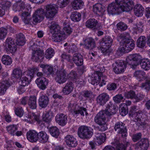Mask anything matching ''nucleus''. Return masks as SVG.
Masks as SVG:
<instances>
[{"instance_id":"obj_1","label":"nucleus","mask_w":150,"mask_h":150,"mask_svg":"<svg viewBox=\"0 0 150 150\" xmlns=\"http://www.w3.org/2000/svg\"><path fill=\"white\" fill-rule=\"evenodd\" d=\"M117 110V107L110 102L106 107L105 110L100 112L96 116L94 121L99 125L98 129L100 131H104L107 129L106 122V116L115 114Z\"/></svg>"},{"instance_id":"obj_2","label":"nucleus","mask_w":150,"mask_h":150,"mask_svg":"<svg viewBox=\"0 0 150 150\" xmlns=\"http://www.w3.org/2000/svg\"><path fill=\"white\" fill-rule=\"evenodd\" d=\"M119 37L121 41L120 45L118 50L120 52H128L133 49L135 45L134 41L132 39L129 38V33L121 34Z\"/></svg>"},{"instance_id":"obj_3","label":"nucleus","mask_w":150,"mask_h":150,"mask_svg":"<svg viewBox=\"0 0 150 150\" xmlns=\"http://www.w3.org/2000/svg\"><path fill=\"white\" fill-rule=\"evenodd\" d=\"M13 10L15 12H20L19 15L21 16L22 20L26 24L28 23L29 19L27 18L30 15L28 9L25 7L23 2H18L14 4L13 6Z\"/></svg>"},{"instance_id":"obj_4","label":"nucleus","mask_w":150,"mask_h":150,"mask_svg":"<svg viewBox=\"0 0 150 150\" xmlns=\"http://www.w3.org/2000/svg\"><path fill=\"white\" fill-rule=\"evenodd\" d=\"M50 29V32L52 34V39L53 41L60 42L65 38V33L60 30L59 27L55 23H52Z\"/></svg>"},{"instance_id":"obj_5","label":"nucleus","mask_w":150,"mask_h":150,"mask_svg":"<svg viewBox=\"0 0 150 150\" xmlns=\"http://www.w3.org/2000/svg\"><path fill=\"white\" fill-rule=\"evenodd\" d=\"M137 106H135L131 107L129 112L130 116L134 118V121L137 122V125L139 126H143L145 125L146 123L143 119H142V115L143 114V112L140 110L137 111Z\"/></svg>"},{"instance_id":"obj_6","label":"nucleus","mask_w":150,"mask_h":150,"mask_svg":"<svg viewBox=\"0 0 150 150\" xmlns=\"http://www.w3.org/2000/svg\"><path fill=\"white\" fill-rule=\"evenodd\" d=\"M93 134V129L90 127L82 125L78 128V135L82 139L89 138L92 136Z\"/></svg>"},{"instance_id":"obj_7","label":"nucleus","mask_w":150,"mask_h":150,"mask_svg":"<svg viewBox=\"0 0 150 150\" xmlns=\"http://www.w3.org/2000/svg\"><path fill=\"white\" fill-rule=\"evenodd\" d=\"M107 77L100 73H94L91 78V83L93 85L99 84L100 86L106 84Z\"/></svg>"},{"instance_id":"obj_8","label":"nucleus","mask_w":150,"mask_h":150,"mask_svg":"<svg viewBox=\"0 0 150 150\" xmlns=\"http://www.w3.org/2000/svg\"><path fill=\"white\" fill-rule=\"evenodd\" d=\"M112 38L108 36H106L102 39L100 43V49L103 53L106 54L109 51V49L112 45Z\"/></svg>"},{"instance_id":"obj_9","label":"nucleus","mask_w":150,"mask_h":150,"mask_svg":"<svg viewBox=\"0 0 150 150\" xmlns=\"http://www.w3.org/2000/svg\"><path fill=\"white\" fill-rule=\"evenodd\" d=\"M141 59V56L138 54H135L129 55L126 60L127 63L131 65V67L134 69L139 64Z\"/></svg>"},{"instance_id":"obj_10","label":"nucleus","mask_w":150,"mask_h":150,"mask_svg":"<svg viewBox=\"0 0 150 150\" xmlns=\"http://www.w3.org/2000/svg\"><path fill=\"white\" fill-rule=\"evenodd\" d=\"M5 47L6 50L7 52L14 53L16 50L17 45L12 38L8 37L5 41Z\"/></svg>"},{"instance_id":"obj_11","label":"nucleus","mask_w":150,"mask_h":150,"mask_svg":"<svg viewBox=\"0 0 150 150\" xmlns=\"http://www.w3.org/2000/svg\"><path fill=\"white\" fill-rule=\"evenodd\" d=\"M57 7L55 4H50L46 7V12L45 15L47 18L51 19L57 12Z\"/></svg>"},{"instance_id":"obj_12","label":"nucleus","mask_w":150,"mask_h":150,"mask_svg":"<svg viewBox=\"0 0 150 150\" xmlns=\"http://www.w3.org/2000/svg\"><path fill=\"white\" fill-rule=\"evenodd\" d=\"M115 1L120 6H122L123 11H125L131 10L133 6V3L131 0H115Z\"/></svg>"},{"instance_id":"obj_13","label":"nucleus","mask_w":150,"mask_h":150,"mask_svg":"<svg viewBox=\"0 0 150 150\" xmlns=\"http://www.w3.org/2000/svg\"><path fill=\"white\" fill-rule=\"evenodd\" d=\"M68 79L67 72L64 69L58 70L57 71L55 79L59 84H61L65 83Z\"/></svg>"},{"instance_id":"obj_14","label":"nucleus","mask_w":150,"mask_h":150,"mask_svg":"<svg viewBox=\"0 0 150 150\" xmlns=\"http://www.w3.org/2000/svg\"><path fill=\"white\" fill-rule=\"evenodd\" d=\"M122 6H120L117 4L115 2H112L108 5L107 11L108 13L110 15H113L116 13H119L122 11H124L122 9Z\"/></svg>"},{"instance_id":"obj_15","label":"nucleus","mask_w":150,"mask_h":150,"mask_svg":"<svg viewBox=\"0 0 150 150\" xmlns=\"http://www.w3.org/2000/svg\"><path fill=\"white\" fill-rule=\"evenodd\" d=\"M114 129L116 131L121 134L123 137L127 135V132L125 124L121 122H117L115 125Z\"/></svg>"},{"instance_id":"obj_16","label":"nucleus","mask_w":150,"mask_h":150,"mask_svg":"<svg viewBox=\"0 0 150 150\" xmlns=\"http://www.w3.org/2000/svg\"><path fill=\"white\" fill-rule=\"evenodd\" d=\"M116 66L113 69L114 71L116 74H120L124 71L126 68L125 62L122 60H117L115 62Z\"/></svg>"},{"instance_id":"obj_17","label":"nucleus","mask_w":150,"mask_h":150,"mask_svg":"<svg viewBox=\"0 0 150 150\" xmlns=\"http://www.w3.org/2000/svg\"><path fill=\"white\" fill-rule=\"evenodd\" d=\"M44 18V10L41 8L38 10L34 13L33 17V21L35 23L40 22Z\"/></svg>"},{"instance_id":"obj_18","label":"nucleus","mask_w":150,"mask_h":150,"mask_svg":"<svg viewBox=\"0 0 150 150\" xmlns=\"http://www.w3.org/2000/svg\"><path fill=\"white\" fill-rule=\"evenodd\" d=\"M84 47L87 49L91 50L96 47L94 40L91 38H88L84 40Z\"/></svg>"},{"instance_id":"obj_19","label":"nucleus","mask_w":150,"mask_h":150,"mask_svg":"<svg viewBox=\"0 0 150 150\" xmlns=\"http://www.w3.org/2000/svg\"><path fill=\"white\" fill-rule=\"evenodd\" d=\"M44 57L43 53L42 50H37L33 52L32 58L34 61L36 62H41Z\"/></svg>"},{"instance_id":"obj_20","label":"nucleus","mask_w":150,"mask_h":150,"mask_svg":"<svg viewBox=\"0 0 150 150\" xmlns=\"http://www.w3.org/2000/svg\"><path fill=\"white\" fill-rule=\"evenodd\" d=\"M35 83L38 87L42 90L45 89L48 84L47 81L44 77L38 78L35 81Z\"/></svg>"},{"instance_id":"obj_21","label":"nucleus","mask_w":150,"mask_h":150,"mask_svg":"<svg viewBox=\"0 0 150 150\" xmlns=\"http://www.w3.org/2000/svg\"><path fill=\"white\" fill-rule=\"evenodd\" d=\"M26 136L28 139L31 142H36L38 140V133L35 130L29 131Z\"/></svg>"},{"instance_id":"obj_22","label":"nucleus","mask_w":150,"mask_h":150,"mask_svg":"<svg viewBox=\"0 0 150 150\" xmlns=\"http://www.w3.org/2000/svg\"><path fill=\"white\" fill-rule=\"evenodd\" d=\"M108 95L106 93H102L100 94L97 97V101L100 105H104L108 101L109 99Z\"/></svg>"},{"instance_id":"obj_23","label":"nucleus","mask_w":150,"mask_h":150,"mask_svg":"<svg viewBox=\"0 0 150 150\" xmlns=\"http://www.w3.org/2000/svg\"><path fill=\"white\" fill-rule=\"evenodd\" d=\"M57 122L62 126H64L67 121V117L62 113L57 114L55 117Z\"/></svg>"},{"instance_id":"obj_24","label":"nucleus","mask_w":150,"mask_h":150,"mask_svg":"<svg viewBox=\"0 0 150 150\" xmlns=\"http://www.w3.org/2000/svg\"><path fill=\"white\" fill-rule=\"evenodd\" d=\"M65 141L66 144L69 146L74 147L77 145L76 138L71 135H67L65 137Z\"/></svg>"},{"instance_id":"obj_25","label":"nucleus","mask_w":150,"mask_h":150,"mask_svg":"<svg viewBox=\"0 0 150 150\" xmlns=\"http://www.w3.org/2000/svg\"><path fill=\"white\" fill-rule=\"evenodd\" d=\"M74 85L71 82H68L63 87L61 92L64 95H68L73 91L74 89Z\"/></svg>"},{"instance_id":"obj_26","label":"nucleus","mask_w":150,"mask_h":150,"mask_svg":"<svg viewBox=\"0 0 150 150\" xmlns=\"http://www.w3.org/2000/svg\"><path fill=\"white\" fill-rule=\"evenodd\" d=\"M10 86V84L7 80H4L0 82V96L4 94Z\"/></svg>"},{"instance_id":"obj_27","label":"nucleus","mask_w":150,"mask_h":150,"mask_svg":"<svg viewBox=\"0 0 150 150\" xmlns=\"http://www.w3.org/2000/svg\"><path fill=\"white\" fill-rule=\"evenodd\" d=\"M73 62L78 66L82 65L83 63V60L82 56L80 54H74L72 57Z\"/></svg>"},{"instance_id":"obj_28","label":"nucleus","mask_w":150,"mask_h":150,"mask_svg":"<svg viewBox=\"0 0 150 150\" xmlns=\"http://www.w3.org/2000/svg\"><path fill=\"white\" fill-rule=\"evenodd\" d=\"M28 105L30 108L32 109H36L37 106L36 97L35 96L29 97Z\"/></svg>"},{"instance_id":"obj_29","label":"nucleus","mask_w":150,"mask_h":150,"mask_svg":"<svg viewBox=\"0 0 150 150\" xmlns=\"http://www.w3.org/2000/svg\"><path fill=\"white\" fill-rule=\"evenodd\" d=\"M49 99L48 97L45 96H42L40 97L39 99V104L42 108H45L48 105Z\"/></svg>"},{"instance_id":"obj_30","label":"nucleus","mask_w":150,"mask_h":150,"mask_svg":"<svg viewBox=\"0 0 150 150\" xmlns=\"http://www.w3.org/2000/svg\"><path fill=\"white\" fill-rule=\"evenodd\" d=\"M95 140L98 144L100 145L103 143L106 139V135L104 133H96Z\"/></svg>"},{"instance_id":"obj_31","label":"nucleus","mask_w":150,"mask_h":150,"mask_svg":"<svg viewBox=\"0 0 150 150\" xmlns=\"http://www.w3.org/2000/svg\"><path fill=\"white\" fill-rule=\"evenodd\" d=\"M144 10V9L141 4H137L134 7V13L137 16L140 17L143 15Z\"/></svg>"},{"instance_id":"obj_32","label":"nucleus","mask_w":150,"mask_h":150,"mask_svg":"<svg viewBox=\"0 0 150 150\" xmlns=\"http://www.w3.org/2000/svg\"><path fill=\"white\" fill-rule=\"evenodd\" d=\"M38 139H39L41 142L45 143L48 140L49 136L45 131H42L38 133Z\"/></svg>"},{"instance_id":"obj_33","label":"nucleus","mask_w":150,"mask_h":150,"mask_svg":"<svg viewBox=\"0 0 150 150\" xmlns=\"http://www.w3.org/2000/svg\"><path fill=\"white\" fill-rule=\"evenodd\" d=\"M16 44L19 46L23 45L25 42V38L24 35L21 33H19L16 35Z\"/></svg>"},{"instance_id":"obj_34","label":"nucleus","mask_w":150,"mask_h":150,"mask_svg":"<svg viewBox=\"0 0 150 150\" xmlns=\"http://www.w3.org/2000/svg\"><path fill=\"white\" fill-rule=\"evenodd\" d=\"M84 112L85 113L86 115H88V113L87 112L86 109L85 108L81 107L78 105L74 114L76 115L80 114L81 116H84Z\"/></svg>"},{"instance_id":"obj_35","label":"nucleus","mask_w":150,"mask_h":150,"mask_svg":"<svg viewBox=\"0 0 150 150\" xmlns=\"http://www.w3.org/2000/svg\"><path fill=\"white\" fill-rule=\"evenodd\" d=\"M53 112L50 110L47 112L46 113H44L43 115V120L47 123L50 122L53 116Z\"/></svg>"},{"instance_id":"obj_36","label":"nucleus","mask_w":150,"mask_h":150,"mask_svg":"<svg viewBox=\"0 0 150 150\" xmlns=\"http://www.w3.org/2000/svg\"><path fill=\"white\" fill-rule=\"evenodd\" d=\"M93 10L95 13L99 15H101L104 11L102 5L99 4H96L93 6Z\"/></svg>"},{"instance_id":"obj_37","label":"nucleus","mask_w":150,"mask_h":150,"mask_svg":"<svg viewBox=\"0 0 150 150\" xmlns=\"http://www.w3.org/2000/svg\"><path fill=\"white\" fill-rule=\"evenodd\" d=\"M141 68L146 70H149L150 68V61L147 59H144L141 60L140 63Z\"/></svg>"},{"instance_id":"obj_38","label":"nucleus","mask_w":150,"mask_h":150,"mask_svg":"<svg viewBox=\"0 0 150 150\" xmlns=\"http://www.w3.org/2000/svg\"><path fill=\"white\" fill-rule=\"evenodd\" d=\"M112 143L115 146L116 150H125V146L120 143L119 141L117 139H115Z\"/></svg>"},{"instance_id":"obj_39","label":"nucleus","mask_w":150,"mask_h":150,"mask_svg":"<svg viewBox=\"0 0 150 150\" xmlns=\"http://www.w3.org/2000/svg\"><path fill=\"white\" fill-rule=\"evenodd\" d=\"M146 43V38L144 36H140L137 40V45L139 47H143L145 46Z\"/></svg>"},{"instance_id":"obj_40","label":"nucleus","mask_w":150,"mask_h":150,"mask_svg":"<svg viewBox=\"0 0 150 150\" xmlns=\"http://www.w3.org/2000/svg\"><path fill=\"white\" fill-rule=\"evenodd\" d=\"M83 5V3L81 0H74L72 3V6L75 10L81 8Z\"/></svg>"},{"instance_id":"obj_41","label":"nucleus","mask_w":150,"mask_h":150,"mask_svg":"<svg viewBox=\"0 0 150 150\" xmlns=\"http://www.w3.org/2000/svg\"><path fill=\"white\" fill-rule=\"evenodd\" d=\"M98 23L97 21L94 19H91L88 20L86 22V26L89 28L95 27Z\"/></svg>"},{"instance_id":"obj_42","label":"nucleus","mask_w":150,"mask_h":150,"mask_svg":"<svg viewBox=\"0 0 150 150\" xmlns=\"http://www.w3.org/2000/svg\"><path fill=\"white\" fill-rule=\"evenodd\" d=\"M70 18L72 21L78 22L81 19V14L77 11L73 12L71 14Z\"/></svg>"},{"instance_id":"obj_43","label":"nucleus","mask_w":150,"mask_h":150,"mask_svg":"<svg viewBox=\"0 0 150 150\" xmlns=\"http://www.w3.org/2000/svg\"><path fill=\"white\" fill-rule=\"evenodd\" d=\"M40 66L43 68L45 72L48 73V74H52L53 73L54 71L53 67L49 65L44 64H41Z\"/></svg>"},{"instance_id":"obj_44","label":"nucleus","mask_w":150,"mask_h":150,"mask_svg":"<svg viewBox=\"0 0 150 150\" xmlns=\"http://www.w3.org/2000/svg\"><path fill=\"white\" fill-rule=\"evenodd\" d=\"M119 109L120 114L122 116H125L128 113L127 107L125 103L121 104Z\"/></svg>"},{"instance_id":"obj_45","label":"nucleus","mask_w":150,"mask_h":150,"mask_svg":"<svg viewBox=\"0 0 150 150\" xmlns=\"http://www.w3.org/2000/svg\"><path fill=\"white\" fill-rule=\"evenodd\" d=\"M50 132L53 137L57 138L59 134V129L55 126H53L50 128Z\"/></svg>"},{"instance_id":"obj_46","label":"nucleus","mask_w":150,"mask_h":150,"mask_svg":"<svg viewBox=\"0 0 150 150\" xmlns=\"http://www.w3.org/2000/svg\"><path fill=\"white\" fill-rule=\"evenodd\" d=\"M2 63L6 65H9L12 63V59L8 55H3L1 58Z\"/></svg>"},{"instance_id":"obj_47","label":"nucleus","mask_w":150,"mask_h":150,"mask_svg":"<svg viewBox=\"0 0 150 150\" xmlns=\"http://www.w3.org/2000/svg\"><path fill=\"white\" fill-rule=\"evenodd\" d=\"M8 31L7 27L0 28V40H4L6 38Z\"/></svg>"},{"instance_id":"obj_48","label":"nucleus","mask_w":150,"mask_h":150,"mask_svg":"<svg viewBox=\"0 0 150 150\" xmlns=\"http://www.w3.org/2000/svg\"><path fill=\"white\" fill-rule=\"evenodd\" d=\"M54 54V50L52 48L48 49L45 51V57L48 59H50L52 58Z\"/></svg>"},{"instance_id":"obj_49","label":"nucleus","mask_w":150,"mask_h":150,"mask_svg":"<svg viewBox=\"0 0 150 150\" xmlns=\"http://www.w3.org/2000/svg\"><path fill=\"white\" fill-rule=\"evenodd\" d=\"M22 71L19 68L15 69L12 72V76L17 79L19 78L22 76Z\"/></svg>"},{"instance_id":"obj_50","label":"nucleus","mask_w":150,"mask_h":150,"mask_svg":"<svg viewBox=\"0 0 150 150\" xmlns=\"http://www.w3.org/2000/svg\"><path fill=\"white\" fill-rule=\"evenodd\" d=\"M61 57L63 59L66 60L68 62L71 63V67L73 66L74 64L73 63L72 60L73 57H72L70 55L68 54L64 53L62 54Z\"/></svg>"},{"instance_id":"obj_51","label":"nucleus","mask_w":150,"mask_h":150,"mask_svg":"<svg viewBox=\"0 0 150 150\" xmlns=\"http://www.w3.org/2000/svg\"><path fill=\"white\" fill-rule=\"evenodd\" d=\"M39 70L38 67H33L27 71V75L30 77V79H32L33 77L34 73L38 71Z\"/></svg>"},{"instance_id":"obj_52","label":"nucleus","mask_w":150,"mask_h":150,"mask_svg":"<svg viewBox=\"0 0 150 150\" xmlns=\"http://www.w3.org/2000/svg\"><path fill=\"white\" fill-rule=\"evenodd\" d=\"M77 105L74 101L70 102L68 107V110L74 114Z\"/></svg>"},{"instance_id":"obj_53","label":"nucleus","mask_w":150,"mask_h":150,"mask_svg":"<svg viewBox=\"0 0 150 150\" xmlns=\"http://www.w3.org/2000/svg\"><path fill=\"white\" fill-rule=\"evenodd\" d=\"M7 130L8 132L12 135H14L17 130L16 126L14 125H10L6 127Z\"/></svg>"},{"instance_id":"obj_54","label":"nucleus","mask_w":150,"mask_h":150,"mask_svg":"<svg viewBox=\"0 0 150 150\" xmlns=\"http://www.w3.org/2000/svg\"><path fill=\"white\" fill-rule=\"evenodd\" d=\"M113 99L116 103H118L123 101L124 98L121 94H119L114 96Z\"/></svg>"},{"instance_id":"obj_55","label":"nucleus","mask_w":150,"mask_h":150,"mask_svg":"<svg viewBox=\"0 0 150 150\" xmlns=\"http://www.w3.org/2000/svg\"><path fill=\"white\" fill-rule=\"evenodd\" d=\"M19 83L21 86L24 87L29 84L28 79L25 76L22 77L20 78Z\"/></svg>"},{"instance_id":"obj_56","label":"nucleus","mask_w":150,"mask_h":150,"mask_svg":"<svg viewBox=\"0 0 150 150\" xmlns=\"http://www.w3.org/2000/svg\"><path fill=\"white\" fill-rule=\"evenodd\" d=\"M139 144L140 146V148L139 147V150H141V148L142 147L145 148V147H147L148 145V141L147 139H142L139 142Z\"/></svg>"},{"instance_id":"obj_57","label":"nucleus","mask_w":150,"mask_h":150,"mask_svg":"<svg viewBox=\"0 0 150 150\" xmlns=\"http://www.w3.org/2000/svg\"><path fill=\"white\" fill-rule=\"evenodd\" d=\"M117 26L118 29L121 31H124L127 28V25L122 22L118 23L117 25Z\"/></svg>"},{"instance_id":"obj_58","label":"nucleus","mask_w":150,"mask_h":150,"mask_svg":"<svg viewBox=\"0 0 150 150\" xmlns=\"http://www.w3.org/2000/svg\"><path fill=\"white\" fill-rule=\"evenodd\" d=\"M141 87L142 89L149 91L150 87V80H147L145 82L142 83L141 84Z\"/></svg>"},{"instance_id":"obj_59","label":"nucleus","mask_w":150,"mask_h":150,"mask_svg":"<svg viewBox=\"0 0 150 150\" xmlns=\"http://www.w3.org/2000/svg\"><path fill=\"white\" fill-rule=\"evenodd\" d=\"M69 0H57V2L60 8L65 7L69 2Z\"/></svg>"},{"instance_id":"obj_60","label":"nucleus","mask_w":150,"mask_h":150,"mask_svg":"<svg viewBox=\"0 0 150 150\" xmlns=\"http://www.w3.org/2000/svg\"><path fill=\"white\" fill-rule=\"evenodd\" d=\"M125 96L128 98L134 99L135 100L136 95L134 91H130V92H127L125 93Z\"/></svg>"},{"instance_id":"obj_61","label":"nucleus","mask_w":150,"mask_h":150,"mask_svg":"<svg viewBox=\"0 0 150 150\" xmlns=\"http://www.w3.org/2000/svg\"><path fill=\"white\" fill-rule=\"evenodd\" d=\"M16 114L19 117H22L24 113L23 109L22 108H18L15 110Z\"/></svg>"},{"instance_id":"obj_62","label":"nucleus","mask_w":150,"mask_h":150,"mask_svg":"<svg viewBox=\"0 0 150 150\" xmlns=\"http://www.w3.org/2000/svg\"><path fill=\"white\" fill-rule=\"evenodd\" d=\"M136 28L139 33H142L143 30V25L142 22H139L137 23Z\"/></svg>"},{"instance_id":"obj_63","label":"nucleus","mask_w":150,"mask_h":150,"mask_svg":"<svg viewBox=\"0 0 150 150\" xmlns=\"http://www.w3.org/2000/svg\"><path fill=\"white\" fill-rule=\"evenodd\" d=\"M144 72L143 71L141 70L137 71L134 72V76L138 78H141L144 76Z\"/></svg>"},{"instance_id":"obj_64","label":"nucleus","mask_w":150,"mask_h":150,"mask_svg":"<svg viewBox=\"0 0 150 150\" xmlns=\"http://www.w3.org/2000/svg\"><path fill=\"white\" fill-rule=\"evenodd\" d=\"M142 134L141 133H139L133 135L132 139L134 142H137L141 138Z\"/></svg>"}]
</instances>
